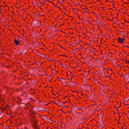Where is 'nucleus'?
Here are the masks:
<instances>
[{
    "mask_svg": "<svg viewBox=\"0 0 129 129\" xmlns=\"http://www.w3.org/2000/svg\"><path fill=\"white\" fill-rule=\"evenodd\" d=\"M61 106L62 107L63 109H64V108H65V107L67 108H69V107L68 106H64V104H63V105H61Z\"/></svg>",
    "mask_w": 129,
    "mask_h": 129,
    "instance_id": "nucleus-23",
    "label": "nucleus"
},
{
    "mask_svg": "<svg viewBox=\"0 0 129 129\" xmlns=\"http://www.w3.org/2000/svg\"><path fill=\"white\" fill-rule=\"evenodd\" d=\"M119 75L121 76H124V75H122L121 74H120Z\"/></svg>",
    "mask_w": 129,
    "mask_h": 129,
    "instance_id": "nucleus-49",
    "label": "nucleus"
},
{
    "mask_svg": "<svg viewBox=\"0 0 129 129\" xmlns=\"http://www.w3.org/2000/svg\"><path fill=\"white\" fill-rule=\"evenodd\" d=\"M89 100L91 102H92V101L93 102H94V101H93V99H92L91 98Z\"/></svg>",
    "mask_w": 129,
    "mask_h": 129,
    "instance_id": "nucleus-42",
    "label": "nucleus"
},
{
    "mask_svg": "<svg viewBox=\"0 0 129 129\" xmlns=\"http://www.w3.org/2000/svg\"><path fill=\"white\" fill-rule=\"evenodd\" d=\"M33 119H32V118H30V122L31 123V122H33V121H34V120H33Z\"/></svg>",
    "mask_w": 129,
    "mask_h": 129,
    "instance_id": "nucleus-39",
    "label": "nucleus"
},
{
    "mask_svg": "<svg viewBox=\"0 0 129 129\" xmlns=\"http://www.w3.org/2000/svg\"><path fill=\"white\" fill-rule=\"evenodd\" d=\"M81 95L85 97L87 96V95L86 94H83L82 92V93Z\"/></svg>",
    "mask_w": 129,
    "mask_h": 129,
    "instance_id": "nucleus-30",
    "label": "nucleus"
},
{
    "mask_svg": "<svg viewBox=\"0 0 129 129\" xmlns=\"http://www.w3.org/2000/svg\"><path fill=\"white\" fill-rule=\"evenodd\" d=\"M15 90L17 92H19L20 91H21L22 90V86L20 87L19 88L16 87L15 88Z\"/></svg>",
    "mask_w": 129,
    "mask_h": 129,
    "instance_id": "nucleus-7",
    "label": "nucleus"
},
{
    "mask_svg": "<svg viewBox=\"0 0 129 129\" xmlns=\"http://www.w3.org/2000/svg\"><path fill=\"white\" fill-rule=\"evenodd\" d=\"M79 43V42H76L75 43H72V44H71L70 45V46H75V44L76 45L77 44H78Z\"/></svg>",
    "mask_w": 129,
    "mask_h": 129,
    "instance_id": "nucleus-26",
    "label": "nucleus"
},
{
    "mask_svg": "<svg viewBox=\"0 0 129 129\" xmlns=\"http://www.w3.org/2000/svg\"><path fill=\"white\" fill-rule=\"evenodd\" d=\"M77 5H79L80 7H81V8H83V9H86L87 10H88V9H86L87 7H86V6L83 5H80V4H78Z\"/></svg>",
    "mask_w": 129,
    "mask_h": 129,
    "instance_id": "nucleus-10",
    "label": "nucleus"
},
{
    "mask_svg": "<svg viewBox=\"0 0 129 129\" xmlns=\"http://www.w3.org/2000/svg\"><path fill=\"white\" fill-rule=\"evenodd\" d=\"M83 12H86V13H88V14H89V13H89V12H88V11H83Z\"/></svg>",
    "mask_w": 129,
    "mask_h": 129,
    "instance_id": "nucleus-58",
    "label": "nucleus"
},
{
    "mask_svg": "<svg viewBox=\"0 0 129 129\" xmlns=\"http://www.w3.org/2000/svg\"><path fill=\"white\" fill-rule=\"evenodd\" d=\"M122 54V53H121L120 52V53L118 54V55L120 56L121 55V54Z\"/></svg>",
    "mask_w": 129,
    "mask_h": 129,
    "instance_id": "nucleus-60",
    "label": "nucleus"
},
{
    "mask_svg": "<svg viewBox=\"0 0 129 129\" xmlns=\"http://www.w3.org/2000/svg\"><path fill=\"white\" fill-rule=\"evenodd\" d=\"M119 67H120V69H121L122 68L123 69V68H124L125 67H128L127 65H126V66H120Z\"/></svg>",
    "mask_w": 129,
    "mask_h": 129,
    "instance_id": "nucleus-22",
    "label": "nucleus"
},
{
    "mask_svg": "<svg viewBox=\"0 0 129 129\" xmlns=\"http://www.w3.org/2000/svg\"><path fill=\"white\" fill-rule=\"evenodd\" d=\"M129 74V71L127 72V73H126L125 75H128Z\"/></svg>",
    "mask_w": 129,
    "mask_h": 129,
    "instance_id": "nucleus-64",
    "label": "nucleus"
},
{
    "mask_svg": "<svg viewBox=\"0 0 129 129\" xmlns=\"http://www.w3.org/2000/svg\"><path fill=\"white\" fill-rule=\"evenodd\" d=\"M113 54V53L112 52H109L108 53V56L110 57H111Z\"/></svg>",
    "mask_w": 129,
    "mask_h": 129,
    "instance_id": "nucleus-20",
    "label": "nucleus"
},
{
    "mask_svg": "<svg viewBox=\"0 0 129 129\" xmlns=\"http://www.w3.org/2000/svg\"><path fill=\"white\" fill-rule=\"evenodd\" d=\"M39 8H40V9L41 10V12L42 13H43L44 12V10H43L42 9V8H41L40 7H39Z\"/></svg>",
    "mask_w": 129,
    "mask_h": 129,
    "instance_id": "nucleus-35",
    "label": "nucleus"
},
{
    "mask_svg": "<svg viewBox=\"0 0 129 129\" xmlns=\"http://www.w3.org/2000/svg\"><path fill=\"white\" fill-rule=\"evenodd\" d=\"M38 120H34V121H33V123L34 124H31L32 125H37L38 124Z\"/></svg>",
    "mask_w": 129,
    "mask_h": 129,
    "instance_id": "nucleus-9",
    "label": "nucleus"
},
{
    "mask_svg": "<svg viewBox=\"0 0 129 129\" xmlns=\"http://www.w3.org/2000/svg\"><path fill=\"white\" fill-rule=\"evenodd\" d=\"M113 65L115 66H116L117 67H119L120 66L119 65H118L117 64V62L116 63H113Z\"/></svg>",
    "mask_w": 129,
    "mask_h": 129,
    "instance_id": "nucleus-18",
    "label": "nucleus"
},
{
    "mask_svg": "<svg viewBox=\"0 0 129 129\" xmlns=\"http://www.w3.org/2000/svg\"><path fill=\"white\" fill-rule=\"evenodd\" d=\"M82 48V47L81 45L80 47L79 48H78V49H81Z\"/></svg>",
    "mask_w": 129,
    "mask_h": 129,
    "instance_id": "nucleus-52",
    "label": "nucleus"
},
{
    "mask_svg": "<svg viewBox=\"0 0 129 129\" xmlns=\"http://www.w3.org/2000/svg\"><path fill=\"white\" fill-rule=\"evenodd\" d=\"M57 79H58V80L60 81H61H61H62V80L63 79V78H60L58 77H57Z\"/></svg>",
    "mask_w": 129,
    "mask_h": 129,
    "instance_id": "nucleus-16",
    "label": "nucleus"
},
{
    "mask_svg": "<svg viewBox=\"0 0 129 129\" xmlns=\"http://www.w3.org/2000/svg\"><path fill=\"white\" fill-rule=\"evenodd\" d=\"M99 18H98L96 19V23H97L98 22V21H99Z\"/></svg>",
    "mask_w": 129,
    "mask_h": 129,
    "instance_id": "nucleus-47",
    "label": "nucleus"
},
{
    "mask_svg": "<svg viewBox=\"0 0 129 129\" xmlns=\"http://www.w3.org/2000/svg\"><path fill=\"white\" fill-rule=\"evenodd\" d=\"M21 84H22L21 83H18L15 84V85L16 86H17V85H21Z\"/></svg>",
    "mask_w": 129,
    "mask_h": 129,
    "instance_id": "nucleus-32",
    "label": "nucleus"
},
{
    "mask_svg": "<svg viewBox=\"0 0 129 129\" xmlns=\"http://www.w3.org/2000/svg\"><path fill=\"white\" fill-rule=\"evenodd\" d=\"M43 2V3H41V4H42L43 6H44V4H45V2Z\"/></svg>",
    "mask_w": 129,
    "mask_h": 129,
    "instance_id": "nucleus-53",
    "label": "nucleus"
},
{
    "mask_svg": "<svg viewBox=\"0 0 129 129\" xmlns=\"http://www.w3.org/2000/svg\"><path fill=\"white\" fill-rule=\"evenodd\" d=\"M64 55H60L58 56H64L66 57H67V56L66 55H64V54L63 53Z\"/></svg>",
    "mask_w": 129,
    "mask_h": 129,
    "instance_id": "nucleus-38",
    "label": "nucleus"
},
{
    "mask_svg": "<svg viewBox=\"0 0 129 129\" xmlns=\"http://www.w3.org/2000/svg\"><path fill=\"white\" fill-rule=\"evenodd\" d=\"M52 61H55L56 62H60V63H61V62H60V61H57V60H52Z\"/></svg>",
    "mask_w": 129,
    "mask_h": 129,
    "instance_id": "nucleus-48",
    "label": "nucleus"
},
{
    "mask_svg": "<svg viewBox=\"0 0 129 129\" xmlns=\"http://www.w3.org/2000/svg\"><path fill=\"white\" fill-rule=\"evenodd\" d=\"M7 107L9 108V106L8 105H7L6 106H5L4 108H3V107H1V109L3 111H1V112L2 113H3V111L5 110L6 109V108Z\"/></svg>",
    "mask_w": 129,
    "mask_h": 129,
    "instance_id": "nucleus-8",
    "label": "nucleus"
},
{
    "mask_svg": "<svg viewBox=\"0 0 129 129\" xmlns=\"http://www.w3.org/2000/svg\"><path fill=\"white\" fill-rule=\"evenodd\" d=\"M54 6L55 7H56V8H58L60 10H61V9L60 8V7H59V6H57L55 5V4H54Z\"/></svg>",
    "mask_w": 129,
    "mask_h": 129,
    "instance_id": "nucleus-24",
    "label": "nucleus"
},
{
    "mask_svg": "<svg viewBox=\"0 0 129 129\" xmlns=\"http://www.w3.org/2000/svg\"><path fill=\"white\" fill-rule=\"evenodd\" d=\"M122 64L124 65V66H126L124 62L123 63H122Z\"/></svg>",
    "mask_w": 129,
    "mask_h": 129,
    "instance_id": "nucleus-62",
    "label": "nucleus"
},
{
    "mask_svg": "<svg viewBox=\"0 0 129 129\" xmlns=\"http://www.w3.org/2000/svg\"><path fill=\"white\" fill-rule=\"evenodd\" d=\"M23 54V52H20V56H21Z\"/></svg>",
    "mask_w": 129,
    "mask_h": 129,
    "instance_id": "nucleus-54",
    "label": "nucleus"
},
{
    "mask_svg": "<svg viewBox=\"0 0 129 129\" xmlns=\"http://www.w3.org/2000/svg\"><path fill=\"white\" fill-rule=\"evenodd\" d=\"M0 73L1 75H2L3 74L5 73V71L4 70H1L0 72Z\"/></svg>",
    "mask_w": 129,
    "mask_h": 129,
    "instance_id": "nucleus-17",
    "label": "nucleus"
},
{
    "mask_svg": "<svg viewBox=\"0 0 129 129\" xmlns=\"http://www.w3.org/2000/svg\"><path fill=\"white\" fill-rule=\"evenodd\" d=\"M32 126L33 129H38L37 125H32Z\"/></svg>",
    "mask_w": 129,
    "mask_h": 129,
    "instance_id": "nucleus-14",
    "label": "nucleus"
},
{
    "mask_svg": "<svg viewBox=\"0 0 129 129\" xmlns=\"http://www.w3.org/2000/svg\"><path fill=\"white\" fill-rule=\"evenodd\" d=\"M100 75H101V76L103 77H107L108 76H106L105 74V72L103 70L100 73Z\"/></svg>",
    "mask_w": 129,
    "mask_h": 129,
    "instance_id": "nucleus-6",
    "label": "nucleus"
},
{
    "mask_svg": "<svg viewBox=\"0 0 129 129\" xmlns=\"http://www.w3.org/2000/svg\"><path fill=\"white\" fill-rule=\"evenodd\" d=\"M115 108L117 110V112L118 113V112H119L118 110L117 109V107H115Z\"/></svg>",
    "mask_w": 129,
    "mask_h": 129,
    "instance_id": "nucleus-56",
    "label": "nucleus"
},
{
    "mask_svg": "<svg viewBox=\"0 0 129 129\" xmlns=\"http://www.w3.org/2000/svg\"><path fill=\"white\" fill-rule=\"evenodd\" d=\"M121 33L120 34L122 35V36H123L124 37H124H128L127 36H125L124 35H123V34H122V31H121Z\"/></svg>",
    "mask_w": 129,
    "mask_h": 129,
    "instance_id": "nucleus-45",
    "label": "nucleus"
},
{
    "mask_svg": "<svg viewBox=\"0 0 129 129\" xmlns=\"http://www.w3.org/2000/svg\"><path fill=\"white\" fill-rule=\"evenodd\" d=\"M38 21H40L39 24H38V22L36 24V26L37 27H39L41 25V20H38Z\"/></svg>",
    "mask_w": 129,
    "mask_h": 129,
    "instance_id": "nucleus-13",
    "label": "nucleus"
},
{
    "mask_svg": "<svg viewBox=\"0 0 129 129\" xmlns=\"http://www.w3.org/2000/svg\"><path fill=\"white\" fill-rule=\"evenodd\" d=\"M122 60L124 61V62L126 64H128V66L127 67L128 68H129V61H128L127 60H124V59H123Z\"/></svg>",
    "mask_w": 129,
    "mask_h": 129,
    "instance_id": "nucleus-11",
    "label": "nucleus"
},
{
    "mask_svg": "<svg viewBox=\"0 0 129 129\" xmlns=\"http://www.w3.org/2000/svg\"><path fill=\"white\" fill-rule=\"evenodd\" d=\"M5 88L7 89H9V90H10L11 89H12L14 88L13 87H8L7 86H6L5 87Z\"/></svg>",
    "mask_w": 129,
    "mask_h": 129,
    "instance_id": "nucleus-19",
    "label": "nucleus"
},
{
    "mask_svg": "<svg viewBox=\"0 0 129 129\" xmlns=\"http://www.w3.org/2000/svg\"><path fill=\"white\" fill-rule=\"evenodd\" d=\"M94 92H92L91 93V95L92 96H94Z\"/></svg>",
    "mask_w": 129,
    "mask_h": 129,
    "instance_id": "nucleus-37",
    "label": "nucleus"
},
{
    "mask_svg": "<svg viewBox=\"0 0 129 129\" xmlns=\"http://www.w3.org/2000/svg\"><path fill=\"white\" fill-rule=\"evenodd\" d=\"M39 15L41 17V16H44L45 18H46L45 17V15H40L39 14Z\"/></svg>",
    "mask_w": 129,
    "mask_h": 129,
    "instance_id": "nucleus-46",
    "label": "nucleus"
},
{
    "mask_svg": "<svg viewBox=\"0 0 129 129\" xmlns=\"http://www.w3.org/2000/svg\"><path fill=\"white\" fill-rule=\"evenodd\" d=\"M61 110V111H62V113H66V112H64V111H62V110Z\"/></svg>",
    "mask_w": 129,
    "mask_h": 129,
    "instance_id": "nucleus-61",
    "label": "nucleus"
},
{
    "mask_svg": "<svg viewBox=\"0 0 129 129\" xmlns=\"http://www.w3.org/2000/svg\"><path fill=\"white\" fill-rule=\"evenodd\" d=\"M46 1H47V2H50L51 3H52L54 5V4H54L51 1H49L48 0H47Z\"/></svg>",
    "mask_w": 129,
    "mask_h": 129,
    "instance_id": "nucleus-36",
    "label": "nucleus"
},
{
    "mask_svg": "<svg viewBox=\"0 0 129 129\" xmlns=\"http://www.w3.org/2000/svg\"><path fill=\"white\" fill-rule=\"evenodd\" d=\"M94 103V104H92V105H90L88 107H93V106L95 105L96 104V102H95Z\"/></svg>",
    "mask_w": 129,
    "mask_h": 129,
    "instance_id": "nucleus-25",
    "label": "nucleus"
},
{
    "mask_svg": "<svg viewBox=\"0 0 129 129\" xmlns=\"http://www.w3.org/2000/svg\"><path fill=\"white\" fill-rule=\"evenodd\" d=\"M106 71L107 72V73H109V70L108 69L106 70Z\"/></svg>",
    "mask_w": 129,
    "mask_h": 129,
    "instance_id": "nucleus-63",
    "label": "nucleus"
},
{
    "mask_svg": "<svg viewBox=\"0 0 129 129\" xmlns=\"http://www.w3.org/2000/svg\"><path fill=\"white\" fill-rule=\"evenodd\" d=\"M86 21H88L91 24L92 23H93V22H91L90 21H89L88 20H86Z\"/></svg>",
    "mask_w": 129,
    "mask_h": 129,
    "instance_id": "nucleus-40",
    "label": "nucleus"
},
{
    "mask_svg": "<svg viewBox=\"0 0 129 129\" xmlns=\"http://www.w3.org/2000/svg\"><path fill=\"white\" fill-rule=\"evenodd\" d=\"M76 14H77L78 15V18H79V19H81L80 18V15H79V14L78 13H76Z\"/></svg>",
    "mask_w": 129,
    "mask_h": 129,
    "instance_id": "nucleus-44",
    "label": "nucleus"
},
{
    "mask_svg": "<svg viewBox=\"0 0 129 129\" xmlns=\"http://www.w3.org/2000/svg\"><path fill=\"white\" fill-rule=\"evenodd\" d=\"M52 79H53V78H50V80L49 81L51 82L52 81Z\"/></svg>",
    "mask_w": 129,
    "mask_h": 129,
    "instance_id": "nucleus-57",
    "label": "nucleus"
},
{
    "mask_svg": "<svg viewBox=\"0 0 129 129\" xmlns=\"http://www.w3.org/2000/svg\"><path fill=\"white\" fill-rule=\"evenodd\" d=\"M37 116H36L35 115H32V117H31L32 118V119H33V120H34L36 118Z\"/></svg>",
    "mask_w": 129,
    "mask_h": 129,
    "instance_id": "nucleus-15",
    "label": "nucleus"
},
{
    "mask_svg": "<svg viewBox=\"0 0 129 129\" xmlns=\"http://www.w3.org/2000/svg\"><path fill=\"white\" fill-rule=\"evenodd\" d=\"M117 104H120V106H119L118 107H117V108H120V107L121 106V103L120 102H118L117 103Z\"/></svg>",
    "mask_w": 129,
    "mask_h": 129,
    "instance_id": "nucleus-29",
    "label": "nucleus"
},
{
    "mask_svg": "<svg viewBox=\"0 0 129 129\" xmlns=\"http://www.w3.org/2000/svg\"><path fill=\"white\" fill-rule=\"evenodd\" d=\"M15 38H14V43L13 45H19L21 43V41L19 38H21V37L18 35L15 36Z\"/></svg>",
    "mask_w": 129,
    "mask_h": 129,
    "instance_id": "nucleus-1",
    "label": "nucleus"
},
{
    "mask_svg": "<svg viewBox=\"0 0 129 129\" xmlns=\"http://www.w3.org/2000/svg\"><path fill=\"white\" fill-rule=\"evenodd\" d=\"M112 74L111 73L110 74V75L109 76H107V77H109V79H110L111 80V75Z\"/></svg>",
    "mask_w": 129,
    "mask_h": 129,
    "instance_id": "nucleus-33",
    "label": "nucleus"
},
{
    "mask_svg": "<svg viewBox=\"0 0 129 129\" xmlns=\"http://www.w3.org/2000/svg\"><path fill=\"white\" fill-rule=\"evenodd\" d=\"M72 92L75 91L77 93H78L79 92V90H77V91H75V90H72Z\"/></svg>",
    "mask_w": 129,
    "mask_h": 129,
    "instance_id": "nucleus-43",
    "label": "nucleus"
},
{
    "mask_svg": "<svg viewBox=\"0 0 129 129\" xmlns=\"http://www.w3.org/2000/svg\"><path fill=\"white\" fill-rule=\"evenodd\" d=\"M58 45L62 49H64V48L63 47H62L60 45L58 44Z\"/></svg>",
    "mask_w": 129,
    "mask_h": 129,
    "instance_id": "nucleus-41",
    "label": "nucleus"
},
{
    "mask_svg": "<svg viewBox=\"0 0 129 129\" xmlns=\"http://www.w3.org/2000/svg\"><path fill=\"white\" fill-rule=\"evenodd\" d=\"M126 88L127 89H129V81L127 83H126L125 85Z\"/></svg>",
    "mask_w": 129,
    "mask_h": 129,
    "instance_id": "nucleus-12",
    "label": "nucleus"
},
{
    "mask_svg": "<svg viewBox=\"0 0 129 129\" xmlns=\"http://www.w3.org/2000/svg\"><path fill=\"white\" fill-rule=\"evenodd\" d=\"M100 23H101V25L102 26H104V25H105L104 23V22H102L101 21V22H99V24H100Z\"/></svg>",
    "mask_w": 129,
    "mask_h": 129,
    "instance_id": "nucleus-27",
    "label": "nucleus"
},
{
    "mask_svg": "<svg viewBox=\"0 0 129 129\" xmlns=\"http://www.w3.org/2000/svg\"><path fill=\"white\" fill-rule=\"evenodd\" d=\"M92 87L91 85H87L84 87V89L85 91L89 92L90 90H92V89H91Z\"/></svg>",
    "mask_w": 129,
    "mask_h": 129,
    "instance_id": "nucleus-2",
    "label": "nucleus"
},
{
    "mask_svg": "<svg viewBox=\"0 0 129 129\" xmlns=\"http://www.w3.org/2000/svg\"><path fill=\"white\" fill-rule=\"evenodd\" d=\"M125 39L124 38H122L120 37H118L117 39V43H122L123 42V41H124Z\"/></svg>",
    "mask_w": 129,
    "mask_h": 129,
    "instance_id": "nucleus-3",
    "label": "nucleus"
},
{
    "mask_svg": "<svg viewBox=\"0 0 129 129\" xmlns=\"http://www.w3.org/2000/svg\"><path fill=\"white\" fill-rule=\"evenodd\" d=\"M10 75L8 74H6L5 75L3 76V77L2 79L4 80H6L7 78H10Z\"/></svg>",
    "mask_w": 129,
    "mask_h": 129,
    "instance_id": "nucleus-4",
    "label": "nucleus"
},
{
    "mask_svg": "<svg viewBox=\"0 0 129 129\" xmlns=\"http://www.w3.org/2000/svg\"><path fill=\"white\" fill-rule=\"evenodd\" d=\"M72 77H71V78L70 79H69V78H68V79H69V81H71L72 80Z\"/></svg>",
    "mask_w": 129,
    "mask_h": 129,
    "instance_id": "nucleus-51",
    "label": "nucleus"
},
{
    "mask_svg": "<svg viewBox=\"0 0 129 129\" xmlns=\"http://www.w3.org/2000/svg\"><path fill=\"white\" fill-rule=\"evenodd\" d=\"M3 67L8 69H10L11 67L9 65H8L7 66H4Z\"/></svg>",
    "mask_w": 129,
    "mask_h": 129,
    "instance_id": "nucleus-21",
    "label": "nucleus"
},
{
    "mask_svg": "<svg viewBox=\"0 0 129 129\" xmlns=\"http://www.w3.org/2000/svg\"><path fill=\"white\" fill-rule=\"evenodd\" d=\"M18 99L19 100V101H21L22 100L21 99H20L19 97L18 98Z\"/></svg>",
    "mask_w": 129,
    "mask_h": 129,
    "instance_id": "nucleus-50",
    "label": "nucleus"
},
{
    "mask_svg": "<svg viewBox=\"0 0 129 129\" xmlns=\"http://www.w3.org/2000/svg\"><path fill=\"white\" fill-rule=\"evenodd\" d=\"M96 24H98V26H97V27H98V29L100 30V29H101L100 28V27L99 26V24H98V23H97Z\"/></svg>",
    "mask_w": 129,
    "mask_h": 129,
    "instance_id": "nucleus-31",
    "label": "nucleus"
},
{
    "mask_svg": "<svg viewBox=\"0 0 129 129\" xmlns=\"http://www.w3.org/2000/svg\"><path fill=\"white\" fill-rule=\"evenodd\" d=\"M64 66L62 67V68H66L67 67V65H63Z\"/></svg>",
    "mask_w": 129,
    "mask_h": 129,
    "instance_id": "nucleus-55",
    "label": "nucleus"
},
{
    "mask_svg": "<svg viewBox=\"0 0 129 129\" xmlns=\"http://www.w3.org/2000/svg\"><path fill=\"white\" fill-rule=\"evenodd\" d=\"M119 112H118V113L117 114L118 115L119 117H120L121 116H120V114H119Z\"/></svg>",
    "mask_w": 129,
    "mask_h": 129,
    "instance_id": "nucleus-59",
    "label": "nucleus"
},
{
    "mask_svg": "<svg viewBox=\"0 0 129 129\" xmlns=\"http://www.w3.org/2000/svg\"><path fill=\"white\" fill-rule=\"evenodd\" d=\"M41 55H42V56H41V57H42L45 59H46V56L44 55H42L41 54Z\"/></svg>",
    "mask_w": 129,
    "mask_h": 129,
    "instance_id": "nucleus-28",
    "label": "nucleus"
},
{
    "mask_svg": "<svg viewBox=\"0 0 129 129\" xmlns=\"http://www.w3.org/2000/svg\"><path fill=\"white\" fill-rule=\"evenodd\" d=\"M5 62H3V63H0L1 65H2V67H4V66H5Z\"/></svg>",
    "mask_w": 129,
    "mask_h": 129,
    "instance_id": "nucleus-34",
    "label": "nucleus"
},
{
    "mask_svg": "<svg viewBox=\"0 0 129 129\" xmlns=\"http://www.w3.org/2000/svg\"><path fill=\"white\" fill-rule=\"evenodd\" d=\"M63 80L61 81V83L62 84V85L64 86H69V85L67 84V82L66 81V79H63Z\"/></svg>",
    "mask_w": 129,
    "mask_h": 129,
    "instance_id": "nucleus-5",
    "label": "nucleus"
}]
</instances>
